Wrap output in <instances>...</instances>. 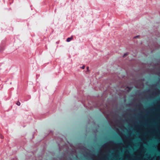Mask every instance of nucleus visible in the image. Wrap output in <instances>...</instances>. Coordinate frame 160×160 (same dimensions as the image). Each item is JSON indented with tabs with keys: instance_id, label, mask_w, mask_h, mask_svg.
<instances>
[{
	"instance_id": "obj_4",
	"label": "nucleus",
	"mask_w": 160,
	"mask_h": 160,
	"mask_svg": "<svg viewBox=\"0 0 160 160\" xmlns=\"http://www.w3.org/2000/svg\"><path fill=\"white\" fill-rule=\"evenodd\" d=\"M85 68V66H83V67H82V69H84Z\"/></svg>"
},
{
	"instance_id": "obj_5",
	"label": "nucleus",
	"mask_w": 160,
	"mask_h": 160,
	"mask_svg": "<svg viewBox=\"0 0 160 160\" xmlns=\"http://www.w3.org/2000/svg\"><path fill=\"white\" fill-rule=\"evenodd\" d=\"M139 37V36H136V37H134V38H137L138 37Z\"/></svg>"
},
{
	"instance_id": "obj_7",
	"label": "nucleus",
	"mask_w": 160,
	"mask_h": 160,
	"mask_svg": "<svg viewBox=\"0 0 160 160\" xmlns=\"http://www.w3.org/2000/svg\"><path fill=\"white\" fill-rule=\"evenodd\" d=\"M1 138L3 139L4 138V137L3 136H1Z\"/></svg>"
},
{
	"instance_id": "obj_1",
	"label": "nucleus",
	"mask_w": 160,
	"mask_h": 160,
	"mask_svg": "<svg viewBox=\"0 0 160 160\" xmlns=\"http://www.w3.org/2000/svg\"><path fill=\"white\" fill-rule=\"evenodd\" d=\"M73 39V37L72 36L70 38H68L67 39V41L68 42H70L71 40Z\"/></svg>"
},
{
	"instance_id": "obj_2",
	"label": "nucleus",
	"mask_w": 160,
	"mask_h": 160,
	"mask_svg": "<svg viewBox=\"0 0 160 160\" xmlns=\"http://www.w3.org/2000/svg\"><path fill=\"white\" fill-rule=\"evenodd\" d=\"M128 54H129V53H128V52H127V53H125V54L123 55V58H125V57L126 56H127L128 55Z\"/></svg>"
},
{
	"instance_id": "obj_6",
	"label": "nucleus",
	"mask_w": 160,
	"mask_h": 160,
	"mask_svg": "<svg viewBox=\"0 0 160 160\" xmlns=\"http://www.w3.org/2000/svg\"><path fill=\"white\" fill-rule=\"evenodd\" d=\"M89 68L88 67H87V71H88Z\"/></svg>"
},
{
	"instance_id": "obj_3",
	"label": "nucleus",
	"mask_w": 160,
	"mask_h": 160,
	"mask_svg": "<svg viewBox=\"0 0 160 160\" xmlns=\"http://www.w3.org/2000/svg\"><path fill=\"white\" fill-rule=\"evenodd\" d=\"M16 104H17V105H18L19 106H20V103L18 101L16 103Z\"/></svg>"
}]
</instances>
